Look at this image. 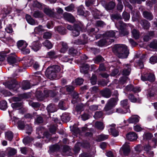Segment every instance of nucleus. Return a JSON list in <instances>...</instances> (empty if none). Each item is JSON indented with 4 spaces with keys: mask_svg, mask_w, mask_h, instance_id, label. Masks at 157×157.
<instances>
[{
    "mask_svg": "<svg viewBox=\"0 0 157 157\" xmlns=\"http://www.w3.org/2000/svg\"><path fill=\"white\" fill-rule=\"evenodd\" d=\"M55 51H51L47 53V57L51 58H56L57 57Z\"/></svg>",
    "mask_w": 157,
    "mask_h": 157,
    "instance_id": "41",
    "label": "nucleus"
},
{
    "mask_svg": "<svg viewBox=\"0 0 157 157\" xmlns=\"http://www.w3.org/2000/svg\"><path fill=\"white\" fill-rule=\"evenodd\" d=\"M111 17L112 19H114L117 20L121 19V16L117 14H113L111 15Z\"/></svg>",
    "mask_w": 157,
    "mask_h": 157,
    "instance_id": "60",
    "label": "nucleus"
},
{
    "mask_svg": "<svg viewBox=\"0 0 157 157\" xmlns=\"http://www.w3.org/2000/svg\"><path fill=\"white\" fill-rule=\"evenodd\" d=\"M78 53L77 50L75 48H71L69 50V54L73 56L76 55Z\"/></svg>",
    "mask_w": 157,
    "mask_h": 157,
    "instance_id": "53",
    "label": "nucleus"
},
{
    "mask_svg": "<svg viewBox=\"0 0 157 157\" xmlns=\"http://www.w3.org/2000/svg\"><path fill=\"white\" fill-rule=\"evenodd\" d=\"M84 80L82 78H78L75 80V83L76 85H80L83 82Z\"/></svg>",
    "mask_w": 157,
    "mask_h": 157,
    "instance_id": "63",
    "label": "nucleus"
},
{
    "mask_svg": "<svg viewBox=\"0 0 157 157\" xmlns=\"http://www.w3.org/2000/svg\"><path fill=\"white\" fill-rule=\"evenodd\" d=\"M18 126L21 129H23L25 127V124L24 121H19L18 122Z\"/></svg>",
    "mask_w": 157,
    "mask_h": 157,
    "instance_id": "64",
    "label": "nucleus"
},
{
    "mask_svg": "<svg viewBox=\"0 0 157 157\" xmlns=\"http://www.w3.org/2000/svg\"><path fill=\"white\" fill-rule=\"evenodd\" d=\"M122 17L125 21H128L130 18V14L126 12H124L122 14Z\"/></svg>",
    "mask_w": 157,
    "mask_h": 157,
    "instance_id": "52",
    "label": "nucleus"
},
{
    "mask_svg": "<svg viewBox=\"0 0 157 157\" xmlns=\"http://www.w3.org/2000/svg\"><path fill=\"white\" fill-rule=\"evenodd\" d=\"M115 32L113 30L107 31L104 34L105 37H113L115 36Z\"/></svg>",
    "mask_w": 157,
    "mask_h": 157,
    "instance_id": "32",
    "label": "nucleus"
},
{
    "mask_svg": "<svg viewBox=\"0 0 157 157\" xmlns=\"http://www.w3.org/2000/svg\"><path fill=\"white\" fill-rule=\"evenodd\" d=\"M45 74L48 78L51 79H53L56 78L57 74L48 67L46 71Z\"/></svg>",
    "mask_w": 157,
    "mask_h": 157,
    "instance_id": "6",
    "label": "nucleus"
},
{
    "mask_svg": "<svg viewBox=\"0 0 157 157\" xmlns=\"http://www.w3.org/2000/svg\"><path fill=\"white\" fill-rule=\"evenodd\" d=\"M156 90V89L154 88L149 89L148 90L147 96L150 97L154 96L155 94H156L157 91Z\"/></svg>",
    "mask_w": 157,
    "mask_h": 157,
    "instance_id": "37",
    "label": "nucleus"
},
{
    "mask_svg": "<svg viewBox=\"0 0 157 157\" xmlns=\"http://www.w3.org/2000/svg\"><path fill=\"white\" fill-rule=\"evenodd\" d=\"M104 59L101 56H98L94 59V62L96 63H98L101 62L103 61Z\"/></svg>",
    "mask_w": 157,
    "mask_h": 157,
    "instance_id": "56",
    "label": "nucleus"
},
{
    "mask_svg": "<svg viewBox=\"0 0 157 157\" xmlns=\"http://www.w3.org/2000/svg\"><path fill=\"white\" fill-rule=\"evenodd\" d=\"M51 136V135L48 132H45L43 134V138L44 139L46 138L47 139L45 140V141L47 142L50 140Z\"/></svg>",
    "mask_w": 157,
    "mask_h": 157,
    "instance_id": "49",
    "label": "nucleus"
},
{
    "mask_svg": "<svg viewBox=\"0 0 157 157\" xmlns=\"http://www.w3.org/2000/svg\"><path fill=\"white\" fill-rule=\"evenodd\" d=\"M43 45L48 49H51L53 47V44L51 42L48 40H46L42 43Z\"/></svg>",
    "mask_w": 157,
    "mask_h": 157,
    "instance_id": "33",
    "label": "nucleus"
},
{
    "mask_svg": "<svg viewBox=\"0 0 157 157\" xmlns=\"http://www.w3.org/2000/svg\"><path fill=\"white\" fill-rule=\"evenodd\" d=\"M116 112L121 113H126L128 112L130 113V109L126 110L122 109L121 108L119 107L116 109Z\"/></svg>",
    "mask_w": 157,
    "mask_h": 157,
    "instance_id": "43",
    "label": "nucleus"
},
{
    "mask_svg": "<svg viewBox=\"0 0 157 157\" xmlns=\"http://www.w3.org/2000/svg\"><path fill=\"white\" fill-rule=\"evenodd\" d=\"M49 148L51 151H54L59 150V149L60 147L58 144H55L50 146Z\"/></svg>",
    "mask_w": 157,
    "mask_h": 157,
    "instance_id": "48",
    "label": "nucleus"
},
{
    "mask_svg": "<svg viewBox=\"0 0 157 157\" xmlns=\"http://www.w3.org/2000/svg\"><path fill=\"white\" fill-rule=\"evenodd\" d=\"M22 88L24 90L28 89L31 87L30 83L28 81H23L22 82Z\"/></svg>",
    "mask_w": 157,
    "mask_h": 157,
    "instance_id": "24",
    "label": "nucleus"
},
{
    "mask_svg": "<svg viewBox=\"0 0 157 157\" xmlns=\"http://www.w3.org/2000/svg\"><path fill=\"white\" fill-rule=\"evenodd\" d=\"M115 6V4L113 2H111L105 5V8L107 10H111L114 8Z\"/></svg>",
    "mask_w": 157,
    "mask_h": 157,
    "instance_id": "35",
    "label": "nucleus"
},
{
    "mask_svg": "<svg viewBox=\"0 0 157 157\" xmlns=\"http://www.w3.org/2000/svg\"><path fill=\"white\" fill-rule=\"evenodd\" d=\"M50 69L52 70V71L55 72L57 74L59 73L61 70L60 67L57 65H54L48 67Z\"/></svg>",
    "mask_w": 157,
    "mask_h": 157,
    "instance_id": "31",
    "label": "nucleus"
},
{
    "mask_svg": "<svg viewBox=\"0 0 157 157\" xmlns=\"http://www.w3.org/2000/svg\"><path fill=\"white\" fill-rule=\"evenodd\" d=\"M98 30V29H97V30H95L94 28H92L88 29L87 32L89 35L92 36L93 35H96Z\"/></svg>",
    "mask_w": 157,
    "mask_h": 157,
    "instance_id": "46",
    "label": "nucleus"
},
{
    "mask_svg": "<svg viewBox=\"0 0 157 157\" xmlns=\"http://www.w3.org/2000/svg\"><path fill=\"white\" fill-rule=\"evenodd\" d=\"M128 98L132 102H136L137 101V99L134 95L132 94H129L128 96Z\"/></svg>",
    "mask_w": 157,
    "mask_h": 157,
    "instance_id": "51",
    "label": "nucleus"
},
{
    "mask_svg": "<svg viewBox=\"0 0 157 157\" xmlns=\"http://www.w3.org/2000/svg\"><path fill=\"white\" fill-rule=\"evenodd\" d=\"M140 118V117L138 115H133L127 120V121L129 123L136 124L139 121Z\"/></svg>",
    "mask_w": 157,
    "mask_h": 157,
    "instance_id": "11",
    "label": "nucleus"
},
{
    "mask_svg": "<svg viewBox=\"0 0 157 157\" xmlns=\"http://www.w3.org/2000/svg\"><path fill=\"white\" fill-rule=\"evenodd\" d=\"M128 78L127 77L124 76L120 78L119 82L120 84H123L126 82V81L129 80Z\"/></svg>",
    "mask_w": 157,
    "mask_h": 157,
    "instance_id": "55",
    "label": "nucleus"
},
{
    "mask_svg": "<svg viewBox=\"0 0 157 157\" xmlns=\"http://www.w3.org/2000/svg\"><path fill=\"white\" fill-rule=\"evenodd\" d=\"M140 23L143 28L145 29H148L150 26V23L146 20H142Z\"/></svg>",
    "mask_w": 157,
    "mask_h": 157,
    "instance_id": "21",
    "label": "nucleus"
},
{
    "mask_svg": "<svg viewBox=\"0 0 157 157\" xmlns=\"http://www.w3.org/2000/svg\"><path fill=\"white\" fill-rule=\"evenodd\" d=\"M61 45V48L60 50V52L61 53H64L66 51L68 48V46L67 44L64 42H60Z\"/></svg>",
    "mask_w": 157,
    "mask_h": 157,
    "instance_id": "28",
    "label": "nucleus"
},
{
    "mask_svg": "<svg viewBox=\"0 0 157 157\" xmlns=\"http://www.w3.org/2000/svg\"><path fill=\"white\" fill-rule=\"evenodd\" d=\"M157 139H153L150 145H146L144 146V149L147 152H149L151 149V147H155V146Z\"/></svg>",
    "mask_w": 157,
    "mask_h": 157,
    "instance_id": "9",
    "label": "nucleus"
},
{
    "mask_svg": "<svg viewBox=\"0 0 157 157\" xmlns=\"http://www.w3.org/2000/svg\"><path fill=\"white\" fill-rule=\"evenodd\" d=\"M17 153V150L14 148L8 147L6 150V153L8 156L14 155Z\"/></svg>",
    "mask_w": 157,
    "mask_h": 157,
    "instance_id": "15",
    "label": "nucleus"
},
{
    "mask_svg": "<svg viewBox=\"0 0 157 157\" xmlns=\"http://www.w3.org/2000/svg\"><path fill=\"white\" fill-rule=\"evenodd\" d=\"M119 33L121 36H123L128 35L129 33L127 29L125 28L119 30Z\"/></svg>",
    "mask_w": 157,
    "mask_h": 157,
    "instance_id": "38",
    "label": "nucleus"
},
{
    "mask_svg": "<svg viewBox=\"0 0 157 157\" xmlns=\"http://www.w3.org/2000/svg\"><path fill=\"white\" fill-rule=\"evenodd\" d=\"M6 86L10 90H17L20 87V85L18 82L15 80H13L11 82L8 81L6 84Z\"/></svg>",
    "mask_w": 157,
    "mask_h": 157,
    "instance_id": "3",
    "label": "nucleus"
},
{
    "mask_svg": "<svg viewBox=\"0 0 157 157\" xmlns=\"http://www.w3.org/2000/svg\"><path fill=\"white\" fill-rule=\"evenodd\" d=\"M7 108V103L5 101L3 100L0 102V109L4 110Z\"/></svg>",
    "mask_w": 157,
    "mask_h": 157,
    "instance_id": "45",
    "label": "nucleus"
},
{
    "mask_svg": "<svg viewBox=\"0 0 157 157\" xmlns=\"http://www.w3.org/2000/svg\"><path fill=\"white\" fill-rule=\"evenodd\" d=\"M47 109L48 113H53L57 110L56 106L54 104H52L48 105Z\"/></svg>",
    "mask_w": 157,
    "mask_h": 157,
    "instance_id": "22",
    "label": "nucleus"
},
{
    "mask_svg": "<svg viewBox=\"0 0 157 157\" xmlns=\"http://www.w3.org/2000/svg\"><path fill=\"white\" fill-rule=\"evenodd\" d=\"M103 115V114L102 111H97L95 113L94 117L95 119H97L101 118Z\"/></svg>",
    "mask_w": 157,
    "mask_h": 157,
    "instance_id": "47",
    "label": "nucleus"
},
{
    "mask_svg": "<svg viewBox=\"0 0 157 157\" xmlns=\"http://www.w3.org/2000/svg\"><path fill=\"white\" fill-rule=\"evenodd\" d=\"M121 106L125 109H129V106L128 105V99H125L121 101Z\"/></svg>",
    "mask_w": 157,
    "mask_h": 157,
    "instance_id": "27",
    "label": "nucleus"
},
{
    "mask_svg": "<svg viewBox=\"0 0 157 157\" xmlns=\"http://www.w3.org/2000/svg\"><path fill=\"white\" fill-rule=\"evenodd\" d=\"M6 137L8 140L11 141L13 137V134L11 131H8L6 133Z\"/></svg>",
    "mask_w": 157,
    "mask_h": 157,
    "instance_id": "42",
    "label": "nucleus"
},
{
    "mask_svg": "<svg viewBox=\"0 0 157 157\" xmlns=\"http://www.w3.org/2000/svg\"><path fill=\"white\" fill-rule=\"evenodd\" d=\"M52 33L50 32L45 33L43 36V38L44 39H49L51 37Z\"/></svg>",
    "mask_w": 157,
    "mask_h": 157,
    "instance_id": "61",
    "label": "nucleus"
},
{
    "mask_svg": "<svg viewBox=\"0 0 157 157\" xmlns=\"http://www.w3.org/2000/svg\"><path fill=\"white\" fill-rule=\"evenodd\" d=\"M144 17L149 21L153 19V16L151 12L145 11L143 12Z\"/></svg>",
    "mask_w": 157,
    "mask_h": 157,
    "instance_id": "19",
    "label": "nucleus"
},
{
    "mask_svg": "<svg viewBox=\"0 0 157 157\" xmlns=\"http://www.w3.org/2000/svg\"><path fill=\"white\" fill-rule=\"evenodd\" d=\"M83 29V25L81 23L74 25V29L72 31V35L74 36H78L80 31H82Z\"/></svg>",
    "mask_w": 157,
    "mask_h": 157,
    "instance_id": "4",
    "label": "nucleus"
},
{
    "mask_svg": "<svg viewBox=\"0 0 157 157\" xmlns=\"http://www.w3.org/2000/svg\"><path fill=\"white\" fill-rule=\"evenodd\" d=\"M106 40L105 39H102L96 43L97 45L99 47H102L107 45Z\"/></svg>",
    "mask_w": 157,
    "mask_h": 157,
    "instance_id": "44",
    "label": "nucleus"
},
{
    "mask_svg": "<svg viewBox=\"0 0 157 157\" xmlns=\"http://www.w3.org/2000/svg\"><path fill=\"white\" fill-rule=\"evenodd\" d=\"M150 61L152 64L157 63V56H151L150 59Z\"/></svg>",
    "mask_w": 157,
    "mask_h": 157,
    "instance_id": "62",
    "label": "nucleus"
},
{
    "mask_svg": "<svg viewBox=\"0 0 157 157\" xmlns=\"http://www.w3.org/2000/svg\"><path fill=\"white\" fill-rule=\"evenodd\" d=\"M101 94L105 98H109L111 96L112 92L109 88H105L100 92Z\"/></svg>",
    "mask_w": 157,
    "mask_h": 157,
    "instance_id": "5",
    "label": "nucleus"
},
{
    "mask_svg": "<svg viewBox=\"0 0 157 157\" xmlns=\"http://www.w3.org/2000/svg\"><path fill=\"white\" fill-rule=\"evenodd\" d=\"M125 67L122 71V74L123 75H129L131 69L130 66L128 64L126 65Z\"/></svg>",
    "mask_w": 157,
    "mask_h": 157,
    "instance_id": "23",
    "label": "nucleus"
},
{
    "mask_svg": "<svg viewBox=\"0 0 157 157\" xmlns=\"http://www.w3.org/2000/svg\"><path fill=\"white\" fill-rule=\"evenodd\" d=\"M94 126L97 129L101 130H103L104 128L103 124L101 121H96L95 123Z\"/></svg>",
    "mask_w": 157,
    "mask_h": 157,
    "instance_id": "34",
    "label": "nucleus"
},
{
    "mask_svg": "<svg viewBox=\"0 0 157 157\" xmlns=\"http://www.w3.org/2000/svg\"><path fill=\"white\" fill-rule=\"evenodd\" d=\"M149 47L150 48L157 50V40H154L151 42L149 45Z\"/></svg>",
    "mask_w": 157,
    "mask_h": 157,
    "instance_id": "50",
    "label": "nucleus"
},
{
    "mask_svg": "<svg viewBox=\"0 0 157 157\" xmlns=\"http://www.w3.org/2000/svg\"><path fill=\"white\" fill-rule=\"evenodd\" d=\"M33 16L35 18H41L43 17V14L41 12L37 10L34 12Z\"/></svg>",
    "mask_w": 157,
    "mask_h": 157,
    "instance_id": "39",
    "label": "nucleus"
},
{
    "mask_svg": "<svg viewBox=\"0 0 157 157\" xmlns=\"http://www.w3.org/2000/svg\"><path fill=\"white\" fill-rule=\"evenodd\" d=\"M44 12L46 14L50 17H53L55 15L54 11L48 8H45L44 9Z\"/></svg>",
    "mask_w": 157,
    "mask_h": 157,
    "instance_id": "36",
    "label": "nucleus"
},
{
    "mask_svg": "<svg viewBox=\"0 0 157 157\" xmlns=\"http://www.w3.org/2000/svg\"><path fill=\"white\" fill-rule=\"evenodd\" d=\"M35 31L37 33H40L44 31V29L42 25H39L35 28Z\"/></svg>",
    "mask_w": 157,
    "mask_h": 157,
    "instance_id": "54",
    "label": "nucleus"
},
{
    "mask_svg": "<svg viewBox=\"0 0 157 157\" xmlns=\"http://www.w3.org/2000/svg\"><path fill=\"white\" fill-rule=\"evenodd\" d=\"M116 27L119 30L126 27V25L121 21H118L115 24Z\"/></svg>",
    "mask_w": 157,
    "mask_h": 157,
    "instance_id": "20",
    "label": "nucleus"
},
{
    "mask_svg": "<svg viewBox=\"0 0 157 157\" xmlns=\"http://www.w3.org/2000/svg\"><path fill=\"white\" fill-rule=\"evenodd\" d=\"M33 140V139L27 136L23 140V142L25 144H27Z\"/></svg>",
    "mask_w": 157,
    "mask_h": 157,
    "instance_id": "58",
    "label": "nucleus"
},
{
    "mask_svg": "<svg viewBox=\"0 0 157 157\" xmlns=\"http://www.w3.org/2000/svg\"><path fill=\"white\" fill-rule=\"evenodd\" d=\"M115 124H112L109 125V127H111L110 129L109 132H111V134L114 136H117L119 135L118 132L114 128Z\"/></svg>",
    "mask_w": 157,
    "mask_h": 157,
    "instance_id": "16",
    "label": "nucleus"
},
{
    "mask_svg": "<svg viewBox=\"0 0 157 157\" xmlns=\"http://www.w3.org/2000/svg\"><path fill=\"white\" fill-rule=\"evenodd\" d=\"M43 95V92L42 91L37 90L36 92V96L39 100L42 101L44 99Z\"/></svg>",
    "mask_w": 157,
    "mask_h": 157,
    "instance_id": "29",
    "label": "nucleus"
},
{
    "mask_svg": "<svg viewBox=\"0 0 157 157\" xmlns=\"http://www.w3.org/2000/svg\"><path fill=\"white\" fill-rule=\"evenodd\" d=\"M30 47L34 51L36 52L40 48L41 44L38 41H34Z\"/></svg>",
    "mask_w": 157,
    "mask_h": 157,
    "instance_id": "10",
    "label": "nucleus"
},
{
    "mask_svg": "<svg viewBox=\"0 0 157 157\" xmlns=\"http://www.w3.org/2000/svg\"><path fill=\"white\" fill-rule=\"evenodd\" d=\"M55 29L56 31H57L62 35H64L66 33V29L64 27L62 26L56 27Z\"/></svg>",
    "mask_w": 157,
    "mask_h": 157,
    "instance_id": "25",
    "label": "nucleus"
},
{
    "mask_svg": "<svg viewBox=\"0 0 157 157\" xmlns=\"http://www.w3.org/2000/svg\"><path fill=\"white\" fill-rule=\"evenodd\" d=\"M64 19L71 23H73L75 21L74 17L70 13H65L63 14Z\"/></svg>",
    "mask_w": 157,
    "mask_h": 157,
    "instance_id": "12",
    "label": "nucleus"
},
{
    "mask_svg": "<svg viewBox=\"0 0 157 157\" xmlns=\"http://www.w3.org/2000/svg\"><path fill=\"white\" fill-rule=\"evenodd\" d=\"M114 92L117 97L115 98H111L108 101L103 109L104 111L106 112V114L108 115L111 114L113 113L112 109L117 104L118 100L117 97L118 95L117 91H115Z\"/></svg>",
    "mask_w": 157,
    "mask_h": 157,
    "instance_id": "2",
    "label": "nucleus"
},
{
    "mask_svg": "<svg viewBox=\"0 0 157 157\" xmlns=\"http://www.w3.org/2000/svg\"><path fill=\"white\" fill-rule=\"evenodd\" d=\"M141 79L144 81L148 80L151 82H153L155 80V76L152 74H149L145 76H142Z\"/></svg>",
    "mask_w": 157,
    "mask_h": 157,
    "instance_id": "8",
    "label": "nucleus"
},
{
    "mask_svg": "<svg viewBox=\"0 0 157 157\" xmlns=\"http://www.w3.org/2000/svg\"><path fill=\"white\" fill-rule=\"evenodd\" d=\"M25 18L28 22L31 25H38V22L37 21H35L31 16L28 14L25 15Z\"/></svg>",
    "mask_w": 157,
    "mask_h": 157,
    "instance_id": "14",
    "label": "nucleus"
},
{
    "mask_svg": "<svg viewBox=\"0 0 157 157\" xmlns=\"http://www.w3.org/2000/svg\"><path fill=\"white\" fill-rule=\"evenodd\" d=\"M112 51L117 57L122 59L127 58L129 54L127 46L123 44L115 45L112 48Z\"/></svg>",
    "mask_w": 157,
    "mask_h": 157,
    "instance_id": "1",
    "label": "nucleus"
},
{
    "mask_svg": "<svg viewBox=\"0 0 157 157\" xmlns=\"http://www.w3.org/2000/svg\"><path fill=\"white\" fill-rule=\"evenodd\" d=\"M152 137V134L150 133H147L145 134L143 136V138L144 139L149 140L151 139Z\"/></svg>",
    "mask_w": 157,
    "mask_h": 157,
    "instance_id": "59",
    "label": "nucleus"
},
{
    "mask_svg": "<svg viewBox=\"0 0 157 157\" xmlns=\"http://www.w3.org/2000/svg\"><path fill=\"white\" fill-rule=\"evenodd\" d=\"M132 35L135 39H138L140 36V33L139 31L136 29H134L132 31Z\"/></svg>",
    "mask_w": 157,
    "mask_h": 157,
    "instance_id": "30",
    "label": "nucleus"
},
{
    "mask_svg": "<svg viewBox=\"0 0 157 157\" xmlns=\"http://www.w3.org/2000/svg\"><path fill=\"white\" fill-rule=\"evenodd\" d=\"M7 60L10 64L13 65L17 63V57L15 54L10 55L7 58Z\"/></svg>",
    "mask_w": 157,
    "mask_h": 157,
    "instance_id": "7",
    "label": "nucleus"
},
{
    "mask_svg": "<svg viewBox=\"0 0 157 157\" xmlns=\"http://www.w3.org/2000/svg\"><path fill=\"white\" fill-rule=\"evenodd\" d=\"M90 82L92 85H95L96 84L97 80L96 76L94 75H93L90 79Z\"/></svg>",
    "mask_w": 157,
    "mask_h": 157,
    "instance_id": "57",
    "label": "nucleus"
},
{
    "mask_svg": "<svg viewBox=\"0 0 157 157\" xmlns=\"http://www.w3.org/2000/svg\"><path fill=\"white\" fill-rule=\"evenodd\" d=\"M90 68V66L87 64H84L80 68V71L82 73L86 74L88 73Z\"/></svg>",
    "mask_w": 157,
    "mask_h": 157,
    "instance_id": "26",
    "label": "nucleus"
},
{
    "mask_svg": "<svg viewBox=\"0 0 157 157\" xmlns=\"http://www.w3.org/2000/svg\"><path fill=\"white\" fill-rule=\"evenodd\" d=\"M127 139L130 141H133L136 140L137 138V136L134 132H131L126 135Z\"/></svg>",
    "mask_w": 157,
    "mask_h": 157,
    "instance_id": "13",
    "label": "nucleus"
},
{
    "mask_svg": "<svg viewBox=\"0 0 157 157\" xmlns=\"http://www.w3.org/2000/svg\"><path fill=\"white\" fill-rule=\"evenodd\" d=\"M28 45V44L25 41L23 40H20L17 43V45L18 48L21 50L24 48H26Z\"/></svg>",
    "mask_w": 157,
    "mask_h": 157,
    "instance_id": "18",
    "label": "nucleus"
},
{
    "mask_svg": "<svg viewBox=\"0 0 157 157\" xmlns=\"http://www.w3.org/2000/svg\"><path fill=\"white\" fill-rule=\"evenodd\" d=\"M122 150L124 155H127L128 154L130 149V146L128 145V143H125L122 147Z\"/></svg>",
    "mask_w": 157,
    "mask_h": 157,
    "instance_id": "17",
    "label": "nucleus"
},
{
    "mask_svg": "<svg viewBox=\"0 0 157 157\" xmlns=\"http://www.w3.org/2000/svg\"><path fill=\"white\" fill-rule=\"evenodd\" d=\"M109 135L101 134L99 135L97 139V140L98 141H101L107 139L109 137Z\"/></svg>",
    "mask_w": 157,
    "mask_h": 157,
    "instance_id": "40",
    "label": "nucleus"
}]
</instances>
